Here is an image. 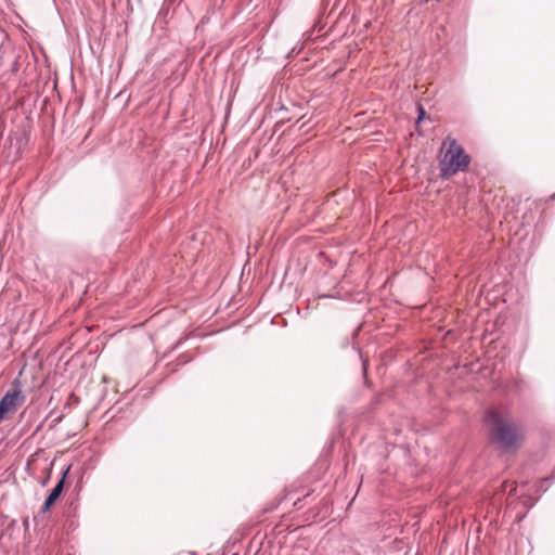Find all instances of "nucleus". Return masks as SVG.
I'll return each mask as SVG.
<instances>
[{
    "label": "nucleus",
    "mask_w": 555,
    "mask_h": 555,
    "mask_svg": "<svg viewBox=\"0 0 555 555\" xmlns=\"http://www.w3.org/2000/svg\"><path fill=\"white\" fill-rule=\"evenodd\" d=\"M486 422L491 426L493 439L503 449L515 447L522 439L521 428L496 410L487 412Z\"/></svg>",
    "instance_id": "nucleus-1"
},
{
    "label": "nucleus",
    "mask_w": 555,
    "mask_h": 555,
    "mask_svg": "<svg viewBox=\"0 0 555 555\" xmlns=\"http://www.w3.org/2000/svg\"><path fill=\"white\" fill-rule=\"evenodd\" d=\"M25 396L21 389L9 390L0 400V421L8 413H14L24 403Z\"/></svg>",
    "instance_id": "nucleus-3"
},
{
    "label": "nucleus",
    "mask_w": 555,
    "mask_h": 555,
    "mask_svg": "<svg viewBox=\"0 0 555 555\" xmlns=\"http://www.w3.org/2000/svg\"><path fill=\"white\" fill-rule=\"evenodd\" d=\"M418 109H420L418 119H422L423 116L425 115V111H424V108L422 106H420Z\"/></svg>",
    "instance_id": "nucleus-5"
},
{
    "label": "nucleus",
    "mask_w": 555,
    "mask_h": 555,
    "mask_svg": "<svg viewBox=\"0 0 555 555\" xmlns=\"http://www.w3.org/2000/svg\"><path fill=\"white\" fill-rule=\"evenodd\" d=\"M67 473H68V469H65L64 475H67ZM63 477L65 478V476H63Z\"/></svg>",
    "instance_id": "nucleus-7"
},
{
    "label": "nucleus",
    "mask_w": 555,
    "mask_h": 555,
    "mask_svg": "<svg viewBox=\"0 0 555 555\" xmlns=\"http://www.w3.org/2000/svg\"><path fill=\"white\" fill-rule=\"evenodd\" d=\"M67 473H68V469H65L64 475H67ZM63 477L65 478V476H63Z\"/></svg>",
    "instance_id": "nucleus-6"
},
{
    "label": "nucleus",
    "mask_w": 555,
    "mask_h": 555,
    "mask_svg": "<svg viewBox=\"0 0 555 555\" xmlns=\"http://www.w3.org/2000/svg\"><path fill=\"white\" fill-rule=\"evenodd\" d=\"M64 488V477H62L61 480L55 485V487L51 490L50 494L46 499L43 505H42V512H48L51 506L54 504V502L59 499Z\"/></svg>",
    "instance_id": "nucleus-4"
},
{
    "label": "nucleus",
    "mask_w": 555,
    "mask_h": 555,
    "mask_svg": "<svg viewBox=\"0 0 555 555\" xmlns=\"http://www.w3.org/2000/svg\"><path fill=\"white\" fill-rule=\"evenodd\" d=\"M441 152L439 170L442 179H449L467 169L470 158L454 138L448 137L443 141Z\"/></svg>",
    "instance_id": "nucleus-2"
}]
</instances>
